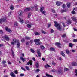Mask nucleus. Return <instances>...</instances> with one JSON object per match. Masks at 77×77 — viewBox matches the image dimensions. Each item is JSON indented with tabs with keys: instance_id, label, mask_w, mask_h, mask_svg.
Returning <instances> with one entry per match:
<instances>
[{
	"instance_id": "1",
	"label": "nucleus",
	"mask_w": 77,
	"mask_h": 77,
	"mask_svg": "<svg viewBox=\"0 0 77 77\" xmlns=\"http://www.w3.org/2000/svg\"><path fill=\"white\" fill-rule=\"evenodd\" d=\"M54 23L55 24V26L57 27V30L60 31L62 30V26L60 25L59 24L57 23V22L56 21H54Z\"/></svg>"
},
{
	"instance_id": "2",
	"label": "nucleus",
	"mask_w": 77,
	"mask_h": 77,
	"mask_svg": "<svg viewBox=\"0 0 77 77\" xmlns=\"http://www.w3.org/2000/svg\"><path fill=\"white\" fill-rule=\"evenodd\" d=\"M3 22H5L6 23L7 22V20H6V17H5L4 18H2L0 19V23L2 24Z\"/></svg>"
},
{
	"instance_id": "3",
	"label": "nucleus",
	"mask_w": 77,
	"mask_h": 77,
	"mask_svg": "<svg viewBox=\"0 0 77 77\" xmlns=\"http://www.w3.org/2000/svg\"><path fill=\"white\" fill-rule=\"evenodd\" d=\"M44 8L43 6H41L40 10V12H41L42 14H46V11H44Z\"/></svg>"
},
{
	"instance_id": "4",
	"label": "nucleus",
	"mask_w": 77,
	"mask_h": 77,
	"mask_svg": "<svg viewBox=\"0 0 77 77\" xmlns=\"http://www.w3.org/2000/svg\"><path fill=\"white\" fill-rule=\"evenodd\" d=\"M34 42L37 45H41V43L39 42V39H36L34 40Z\"/></svg>"
},
{
	"instance_id": "5",
	"label": "nucleus",
	"mask_w": 77,
	"mask_h": 77,
	"mask_svg": "<svg viewBox=\"0 0 77 77\" xmlns=\"http://www.w3.org/2000/svg\"><path fill=\"white\" fill-rule=\"evenodd\" d=\"M2 38L3 39H5V40H6V41H9V37L8 36L5 35L4 36H3L2 37Z\"/></svg>"
},
{
	"instance_id": "6",
	"label": "nucleus",
	"mask_w": 77,
	"mask_h": 77,
	"mask_svg": "<svg viewBox=\"0 0 77 77\" xmlns=\"http://www.w3.org/2000/svg\"><path fill=\"white\" fill-rule=\"evenodd\" d=\"M5 28L6 30L8 32H9V33H11V32H12V31H11V30L10 29V28L6 27H5Z\"/></svg>"
},
{
	"instance_id": "7",
	"label": "nucleus",
	"mask_w": 77,
	"mask_h": 77,
	"mask_svg": "<svg viewBox=\"0 0 77 77\" xmlns=\"http://www.w3.org/2000/svg\"><path fill=\"white\" fill-rule=\"evenodd\" d=\"M72 20L74 21H75L76 23H77V18L76 17L73 16L71 17Z\"/></svg>"
},
{
	"instance_id": "8",
	"label": "nucleus",
	"mask_w": 77,
	"mask_h": 77,
	"mask_svg": "<svg viewBox=\"0 0 77 77\" xmlns=\"http://www.w3.org/2000/svg\"><path fill=\"white\" fill-rule=\"evenodd\" d=\"M37 54H38L39 57H41V52H40V50H38L37 51Z\"/></svg>"
},
{
	"instance_id": "9",
	"label": "nucleus",
	"mask_w": 77,
	"mask_h": 77,
	"mask_svg": "<svg viewBox=\"0 0 77 77\" xmlns=\"http://www.w3.org/2000/svg\"><path fill=\"white\" fill-rule=\"evenodd\" d=\"M19 21L21 24H23L24 22V20H23V19L20 17H19Z\"/></svg>"
},
{
	"instance_id": "10",
	"label": "nucleus",
	"mask_w": 77,
	"mask_h": 77,
	"mask_svg": "<svg viewBox=\"0 0 77 77\" xmlns=\"http://www.w3.org/2000/svg\"><path fill=\"white\" fill-rule=\"evenodd\" d=\"M61 3H62V2L60 1H57L56 2V5L57 6H60L61 5Z\"/></svg>"
},
{
	"instance_id": "11",
	"label": "nucleus",
	"mask_w": 77,
	"mask_h": 77,
	"mask_svg": "<svg viewBox=\"0 0 77 77\" xmlns=\"http://www.w3.org/2000/svg\"><path fill=\"white\" fill-rule=\"evenodd\" d=\"M32 60H30V62H28L27 63V65H30L31 66L32 65Z\"/></svg>"
},
{
	"instance_id": "12",
	"label": "nucleus",
	"mask_w": 77,
	"mask_h": 77,
	"mask_svg": "<svg viewBox=\"0 0 77 77\" xmlns=\"http://www.w3.org/2000/svg\"><path fill=\"white\" fill-rule=\"evenodd\" d=\"M30 10V8L29 7V8H26L24 10V11L25 12H27L28 11H29Z\"/></svg>"
},
{
	"instance_id": "13",
	"label": "nucleus",
	"mask_w": 77,
	"mask_h": 77,
	"mask_svg": "<svg viewBox=\"0 0 77 77\" xmlns=\"http://www.w3.org/2000/svg\"><path fill=\"white\" fill-rule=\"evenodd\" d=\"M10 75L12 77H15V75L13 72H11L10 73Z\"/></svg>"
},
{
	"instance_id": "14",
	"label": "nucleus",
	"mask_w": 77,
	"mask_h": 77,
	"mask_svg": "<svg viewBox=\"0 0 77 77\" xmlns=\"http://www.w3.org/2000/svg\"><path fill=\"white\" fill-rule=\"evenodd\" d=\"M18 14L20 16H21L23 15V12L22 11H20L18 12Z\"/></svg>"
},
{
	"instance_id": "15",
	"label": "nucleus",
	"mask_w": 77,
	"mask_h": 77,
	"mask_svg": "<svg viewBox=\"0 0 77 77\" xmlns=\"http://www.w3.org/2000/svg\"><path fill=\"white\" fill-rule=\"evenodd\" d=\"M74 10H77V8H74L73 11H72V14H75V11H74Z\"/></svg>"
},
{
	"instance_id": "16",
	"label": "nucleus",
	"mask_w": 77,
	"mask_h": 77,
	"mask_svg": "<svg viewBox=\"0 0 77 77\" xmlns=\"http://www.w3.org/2000/svg\"><path fill=\"white\" fill-rule=\"evenodd\" d=\"M72 65L73 66H76V65H77V63L75 62H73L72 63Z\"/></svg>"
},
{
	"instance_id": "17",
	"label": "nucleus",
	"mask_w": 77,
	"mask_h": 77,
	"mask_svg": "<svg viewBox=\"0 0 77 77\" xmlns=\"http://www.w3.org/2000/svg\"><path fill=\"white\" fill-rule=\"evenodd\" d=\"M35 66L37 68H39V62H37L36 63Z\"/></svg>"
},
{
	"instance_id": "18",
	"label": "nucleus",
	"mask_w": 77,
	"mask_h": 77,
	"mask_svg": "<svg viewBox=\"0 0 77 77\" xmlns=\"http://www.w3.org/2000/svg\"><path fill=\"white\" fill-rule=\"evenodd\" d=\"M25 39L27 40H30V39H31V38L30 37L26 36L25 37Z\"/></svg>"
},
{
	"instance_id": "19",
	"label": "nucleus",
	"mask_w": 77,
	"mask_h": 77,
	"mask_svg": "<svg viewBox=\"0 0 77 77\" xmlns=\"http://www.w3.org/2000/svg\"><path fill=\"white\" fill-rule=\"evenodd\" d=\"M61 54L62 56H65V54H64L63 51H61Z\"/></svg>"
},
{
	"instance_id": "20",
	"label": "nucleus",
	"mask_w": 77,
	"mask_h": 77,
	"mask_svg": "<svg viewBox=\"0 0 77 77\" xmlns=\"http://www.w3.org/2000/svg\"><path fill=\"white\" fill-rule=\"evenodd\" d=\"M2 65H5V64L6 63V61L3 60L2 62Z\"/></svg>"
},
{
	"instance_id": "21",
	"label": "nucleus",
	"mask_w": 77,
	"mask_h": 77,
	"mask_svg": "<svg viewBox=\"0 0 77 77\" xmlns=\"http://www.w3.org/2000/svg\"><path fill=\"white\" fill-rule=\"evenodd\" d=\"M61 44L60 43L58 42H56L55 43V45H57V46H58V47H59V46H60Z\"/></svg>"
},
{
	"instance_id": "22",
	"label": "nucleus",
	"mask_w": 77,
	"mask_h": 77,
	"mask_svg": "<svg viewBox=\"0 0 77 77\" xmlns=\"http://www.w3.org/2000/svg\"><path fill=\"white\" fill-rule=\"evenodd\" d=\"M20 59H21L22 60L23 62H24L25 60H26V59L23 57H20Z\"/></svg>"
},
{
	"instance_id": "23",
	"label": "nucleus",
	"mask_w": 77,
	"mask_h": 77,
	"mask_svg": "<svg viewBox=\"0 0 77 77\" xmlns=\"http://www.w3.org/2000/svg\"><path fill=\"white\" fill-rule=\"evenodd\" d=\"M50 49L52 51H54V50H55V49L53 48V47H51L50 48Z\"/></svg>"
},
{
	"instance_id": "24",
	"label": "nucleus",
	"mask_w": 77,
	"mask_h": 77,
	"mask_svg": "<svg viewBox=\"0 0 77 77\" xmlns=\"http://www.w3.org/2000/svg\"><path fill=\"white\" fill-rule=\"evenodd\" d=\"M35 35H36L38 36L39 35H40V33H38V32H35Z\"/></svg>"
},
{
	"instance_id": "25",
	"label": "nucleus",
	"mask_w": 77,
	"mask_h": 77,
	"mask_svg": "<svg viewBox=\"0 0 77 77\" xmlns=\"http://www.w3.org/2000/svg\"><path fill=\"white\" fill-rule=\"evenodd\" d=\"M32 25V24H30V25L29 24H27V27L28 28H30L32 27V26H31Z\"/></svg>"
},
{
	"instance_id": "26",
	"label": "nucleus",
	"mask_w": 77,
	"mask_h": 77,
	"mask_svg": "<svg viewBox=\"0 0 77 77\" xmlns=\"http://www.w3.org/2000/svg\"><path fill=\"white\" fill-rule=\"evenodd\" d=\"M18 23L17 22H15L14 24V26L15 27H16V26H18Z\"/></svg>"
},
{
	"instance_id": "27",
	"label": "nucleus",
	"mask_w": 77,
	"mask_h": 77,
	"mask_svg": "<svg viewBox=\"0 0 77 77\" xmlns=\"http://www.w3.org/2000/svg\"><path fill=\"white\" fill-rule=\"evenodd\" d=\"M31 14H32V13H29L27 17L28 18H29L30 17V16H31Z\"/></svg>"
},
{
	"instance_id": "28",
	"label": "nucleus",
	"mask_w": 77,
	"mask_h": 77,
	"mask_svg": "<svg viewBox=\"0 0 77 77\" xmlns=\"http://www.w3.org/2000/svg\"><path fill=\"white\" fill-rule=\"evenodd\" d=\"M10 8L11 10H13V9H14V6L13 5H11Z\"/></svg>"
},
{
	"instance_id": "29",
	"label": "nucleus",
	"mask_w": 77,
	"mask_h": 77,
	"mask_svg": "<svg viewBox=\"0 0 77 77\" xmlns=\"http://www.w3.org/2000/svg\"><path fill=\"white\" fill-rule=\"evenodd\" d=\"M17 47L18 48H20V43H17Z\"/></svg>"
},
{
	"instance_id": "30",
	"label": "nucleus",
	"mask_w": 77,
	"mask_h": 77,
	"mask_svg": "<svg viewBox=\"0 0 77 77\" xmlns=\"http://www.w3.org/2000/svg\"><path fill=\"white\" fill-rule=\"evenodd\" d=\"M45 68H47V67H50V66L48 64H47V65H45Z\"/></svg>"
},
{
	"instance_id": "31",
	"label": "nucleus",
	"mask_w": 77,
	"mask_h": 77,
	"mask_svg": "<svg viewBox=\"0 0 77 77\" xmlns=\"http://www.w3.org/2000/svg\"><path fill=\"white\" fill-rule=\"evenodd\" d=\"M46 75L47 76V77H53V76L51 75H50L49 74H48L47 73H46Z\"/></svg>"
},
{
	"instance_id": "32",
	"label": "nucleus",
	"mask_w": 77,
	"mask_h": 77,
	"mask_svg": "<svg viewBox=\"0 0 77 77\" xmlns=\"http://www.w3.org/2000/svg\"><path fill=\"white\" fill-rule=\"evenodd\" d=\"M32 53H35V51H34V50L32 49H30Z\"/></svg>"
},
{
	"instance_id": "33",
	"label": "nucleus",
	"mask_w": 77,
	"mask_h": 77,
	"mask_svg": "<svg viewBox=\"0 0 77 77\" xmlns=\"http://www.w3.org/2000/svg\"><path fill=\"white\" fill-rule=\"evenodd\" d=\"M25 68L27 69V70H28L29 71V70H30V68L29 67L27 66H25Z\"/></svg>"
},
{
	"instance_id": "34",
	"label": "nucleus",
	"mask_w": 77,
	"mask_h": 77,
	"mask_svg": "<svg viewBox=\"0 0 77 77\" xmlns=\"http://www.w3.org/2000/svg\"><path fill=\"white\" fill-rule=\"evenodd\" d=\"M69 45L70 47H72V46H73V45H72V44L71 43H69Z\"/></svg>"
},
{
	"instance_id": "35",
	"label": "nucleus",
	"mask_w": 77,
	"mask_h": 77,
	"mask_svg": "<svg viewBox=\"0 0 77 77\" xmlns=\"http://www.w3.org/2000/svg\"><path fill=\"white\" fill-rule=\"evenodd\" d=\"M40 47H41V48L42 50H44V48H45L44 47V46H43L42 45H41Z\"/></svg>"
},
{
	"instance_id": "36",
	"label": "nucleus",
	"mask_w": 77,
	"mask_h": 77,
	"mask_svg": "<svg viewBox=\"0 0 77 77\" xmlns=\"http://www.w3.org/2000/svg\"><path fill=\"white\" fill-rule=\"evenodd\" d=\"M64 12H66V10L65 9V10H61V13H63Z\"/></svg>"
},
{
	"instance_id": "37",
	"label": "nucleus",
	"mask_w": 77,
	"mask_h": 77,
	"mask_svg": "<svg viewBox=\"0 0 77 77\" xmlns=\"http://www.w3.org/2000/svg\"><path fill=\"white\" fill-rule=\"evenodd\" d=\"M68 24H71V20H69L68 21Z\"/></svg>"
},
{
	"instance_id": "38",
	"label": "nucleus",
	"mask_w": 77,
	"mask_h": 77,
	"mask_svg": "<svg viewBox=\"0 0 77 77\" xmlns=\"http://www.w3.org/2000/svg\"><path fill=\"white\" fill-rule=\"evenodd\" d=\"M66 53H67V54H69V51L68 50H66Z\"/></svg>"
},
{
	"instance_id": "39",
	"label": "nucleus",
	"mask_w": 77,
	"mask_h": 77,
	"mask_svg": "<svg viewBox=\"0 0 77 77\" xmlns=\"http://www.w3.org/2000/svg\"><path fill=\"white\" fill-rule=\"evenodd\" d=\"M64 70L65 71H68V70H69V69L66 68H64Z\"/></svg>"
},
{
	"instance_id": "40",
	"label": "nucleus",
	"mask_w": 77,
	"mask_h": 77,
	"mask_svg": "<svg viewBox=\"0 0 77 77\" xmlns=\"http://www.w3.org/2000/svg\"><path fill=\"white\" fill-rule=\"evenodd\" d=\"M24 75V74L23 73H21L20 74V77H23Z\"/></svg>"
},
{
	"instance_id": "41",
	"label": "nucleus",
	"mask_w": 77,
	"mask_h": 77,
	"mask_svg": "<svg viewBox=\"0 0 77 77\" xmlns=\"http://www.w3.org/2000/svg\"><path fill=\"white\" fill-rule=\"evenodd\" d=\"M58 72L59 73H62V70H60L58 71Z\"/></svg>"
},
{
	"instance_id": "42",
	"label": "nucleus",
	"mask_w": 77,
	"mask_h": 77,
	"mask_svg": "<svg viewBox=\"0 0 77 77\" xmlns=\"http://www.w3.org/2000/svg\"><path fill=\"white\" fill-rule=\"evenodd\" d=\"M71 6V4L69 3V4H67V7L68 8H70V6Z\"/></svg>"
},
{
	"instance_id": "43",
	"label": "nucleus",
	"mask_w": 77,
	"mask_h": 77,
	"mask_svg": "<svg viewBox=\"0 0 77 77\" xmlns=\"http://www.w3.org/2000/svg\"><path fill=\"white\" fill-rule=\"evenodd\" d=\"M21 41L22 42H25V40H24V38H23L21 40Z\"/></svg>"
},
{
	"instance_id": "44",
	"label": "nucleus",
	"mask_w": 77,
	"mask_h": 77,
	"mask_svg": "<svg viewBox=\"0 0 77 77\" xmlns=\"http://www.w3.org/2000/svg\"><path fill=\"white\" fill-rule=\"evenodd\" d=\"M62 38H65V37H66V34H64L62 36Z\"/></svg>"
},
{
	"instance_id": "45",
	"label": "nucleus",
	"mask_w": 77,
	"mask_h": 77,
	"mask_svg": "<svg viewBox=\"0 0 77 77\" xmlns=\"http://www.w3.org/2000/svg\"><path fill=\"white\" fill-rule=\"evenodd\" d=\"M33 40H31L30 41V44H33Z\"/></svg>"
},
{
	"instance_id": "46",
	"label": "nucleus",
	"mask_w": 77,
	"mask_h": 77,
	"mask_svg": "<svg viewBox=\"0 0 77 77\" xmlns=\"http://www.w3.org/2000/svg\"><path fill=\"white\" fill-rule=\"evenodd\" d=\"M15 43H16V42H17V43H19V40H15V41H14Z\"/></svg>"
},
{
	"instance_id": "47",
	"label": "nucleus",
	"mask_w": 77,
	"mask_h": 77,
	"mask_svg": "<svg viewBox=\"0 0 77 77\" xmlns=\"http://www.w3.org/2000/svg\"><path fill=\"white\" fill-rule=\"evenodd\" d=\"M42 33L43 34H45V33H46V32H45L42 30Z\"/></svg>"
},
{
	"instance_id": "48",
	"label": "nucleus",
	"mask_w": 77,
	"mask_h": 77,
	"mask_svg": "<svg viewBox=\"0 0 77 77\" xmlns=\"http://www.w3.org/2000/svg\"><path fill=\"white\" fill-rule=\"evenodd\" d=\"M52 65H56V63H55L54 61H53L52 62Z\"/></svg>"
},
{
	"instance_id": "49",
	"label": "nucleus",
	"mask_w": 77,
	"mask_h": 77,
	"mask_svg": "<svg viewBox=\"0 0 77 77\" xmlns=\"http://www.w3.org/2000/svg\"><path fill=\"white\" fill-rule=\"evenodd\" d=\"M34 7H32L31 8H30V9L32 11H33L34 9Z\"/></svg>"
},
{
	"instance_id": "50",
	"label": "nucleus",
	"mask_w": 77,
	"mask_h": 77,
	"mask_svg": "<svg viewBox=\"0 0 77 77\" xmlns=\"http://www.w3.org/2000/svg\"><path fill=\"white\" fill-rule=\"evenodd\" d=\"M8 16H9V17H11V12H10L8 14Z\"/></svg>"
},
{
	"instance_id": "51",
	"label": "nucleus",
	"mask_w": 77,
	"mask_h": 77,
	"mask_svg": "<svg viewBox=\"0 0 77 77\" xmlns=\"http://www.w3.org/2000/svg\"><path fill=\"white\" fill-rule=\"evenodd\" d=\"M0 33L1 34H3V32L2 30H0Z\"/></svg>"
},
{
	"instance_id": "52",
	"label": "nucleus",
	"mask_w": 77,
	"mask_h": 77,
	"mask_svg": "<svg viewBox=\"0 0 77 77\" xmlns=\"http://www.w3.org/2000/svg\"><path fill=\"white\" fill-rule=\"evenodd\" d=\"M14 73L16 74H18V71H17V70H15Z\"/></svg>"
},
{
	"instance_id": "53",
	"label": "nucleus",
	"mask_w": 77,
	"mask_h": 77,
	"mask_svg": "<svg viewBox=\"0 0 77 77\" xmlns=\"http://www.w3.org/2000/svg\"><path fill=\"white\" fill-rule=\"evenodd\" d=\"M21 69H22V70H23V71H26V69H24L23 67H21Z\"/></svg>"
},
{
	"instance_id": "54",
	"label": "nucleus",
	"mask_w": 77,
	"mask_h": 77,
	"mask_svg": "<svg viewBox=\"0 0 77 77\" xmlns=\"http://www.w3.org/2000/svg\"><path fill=\"white\" fill-rule=\"evenodd\" d=\"M62 7H63V8H65V4H63V5Z\"/></svg>"
},
{
	"instance_id": "55",
	"label": "nucleus",
	"mask_w": 77,
	"mask_h": 77,
	"mask_svg": "<svg viewBox=\"0 0 77 77\" xmlns=\"http://www.w3.org/2000/svg\"><path fill=\"white\" fill-rule=\"evenodd\" d=\"M27 23H29V21H26L25 22V24H27Z\"/></svg>"
},
{
	"instance_id": "56",
	"label": "nucleus",
	"mask_w": 77,
	"mask_h": 77,
	"mask_svg": "<svg viewBox=\"0 0 77 77\" xmlns=\"http://www.w3.org/2000/svg\"><path fill=\"white\" fill-rule=\"evenodd\" d=\"M50 26H51V23H50L49 24H48V27H50Z\"/></svg>"
},
{
	"instance_id": "57",
	"label": "nucleus",
	"mask_w": 77,
	"mask_h": 77,
	"mask_svg": "<svg viewBox=\"0 0 77 77\" xmlns=\"http://www.w3.org/2000/svg\"><path fill=\"white\" fill-rule=\"evenodd\" d=\"M75 72L76 73L75 74V75L76 76H77V70H76L75 71Z\"/></svg>"
},
{
	"instance_id": "58",
	"label": "nucleus",
	"mask_w": 77,
	"mask_h": 77,
	"mask_svg": "<svg viewBox=\"0 0 77 77\" xmlns=\"http://www.w3.org/2000/svg\"><path fill=\"white\" fill-rule=\"evenodd\" d=\"M34 8H37V7H38V5H35L34 6Z\"/></svg>"
},
{
	"instance_id": "59",
	"label": "nucleus",
	"mask_w": 77,
	"mask_h": 77,
	"mask_svg": "<svg viewBox=\"0 0 77 77\" xmlns=\"http://www.w3.org/2000/svg\"><path fill=\"white\" fill-rule=\"evenodd\" d=\"M73 42H77V40L76 39H75L73 40Z\"/></svg>"
},
{
	"instance_id": "60",
	"label": "nucleus",
	"mask_w": 77,
	"mask_h": 77,
	"mask_svg": "<svg viewBox=\"0 0 77 77\" xmlns=\"http://www.w3.org/2000/svg\"><path fill=\"white\" fill-rule=\"evenodd\" d=\"M56 70L55 69H53L52 70V72H56Z\"/></svg>"
},
{
	"instance_id": "61",
	"label": "nucleus",
	"mask_w": 77,
	"mask_h": 77,
	"mask_svg": "<svg viewBox=\"0 0 77 77\" xmlns=\"http://www.w3.org/2000/svg\"><path fill=\"white\" fill-rule=\"evenodd\" d=\"M53 32H54V30H53V29H51V33H53Z\"/></svg>"
},
{
	"instance_id": "62",
	"label": "nucleus",
	"mask_w": 77,
	"mask_h": 77,
	"mask_svg": "<svg viewBox=\"0 0 77 77\" xmlns=\"http://www.w3.org/2000/svg\"><path fill=\"white\" fill-rule=\"evenodd\" d=\"M52 11L53 13H55V10H54L52 9Z\"/></svg>"
},
{
	"instance_id": "63",
	"label": "nucleus",
	"mask_w": 77,
	"mask_h": 77,
	"mask_svg": "<svg viewBox=\"0 0 77 77\" xmlns=\"http://www.w3.org/2000/svg\"><path fill=\"white\" fill-rule=\"evenodd\" d=\"M15 42H12L11 43V44H12V45H14V44H15Z\"/></svg>"
},
{
	"instance_id": "64",
	"label": "nucleus",
	"mask_w": 77,
	"mask_h": 77,
	"mask_svg": "<svg viewBox=\"0 0 77 77\" xmlns=\"http://www.w3.org/2000/svg\"><path fill=\"white\" fill-rule=\"evenodd\" d=\"M3 44H0V47H3Z\"/></svg>"
}]
</instances>
